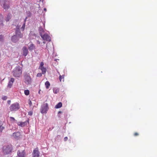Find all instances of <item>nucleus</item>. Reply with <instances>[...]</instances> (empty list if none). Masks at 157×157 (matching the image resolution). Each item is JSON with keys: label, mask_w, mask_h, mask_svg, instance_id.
Masks as SVG:
<instances>
[{"label": "nucleus", "mask_w": 157, "mask_h": 157, "mask_svg": "<svg viewBox=\"0 0 157 157\" xmlns=\"http://www.w3.org/2000/svg\"><path fill=\"white\" fill-rule=\"evenodd\" d=\"M1 5L5 10H7L10 8V3L7 0H0Z\"/></svg>", "instance_id": "7ed1b4c3"}, {"label": "nucleus", "mask_w": 157, "mask_h": 157, "mask_svg": "<svg viewBox=\"0 0 157 157\" xmlns=\"http://www.w3.org/2000/svg\"><path fill=\"white\" fill-rule=\"evenodd\" d=\"M23 51V55L24 56H26L28 53V49L26 47H24L22 49Z\"/></svg>", "instance_id": "f8f14e48"}, {"label": "nucleus", "mask_w": 157, "mask_h": 157, "mask_svg": "<svg viewBox=\"0 0 157 157\" xmlns=\"http://www.w3.org/2000/svg\"><path fill=\"white\" fill-rule=\"evenodd\" d=\"M33 114V112L30 111L28 112V115L30 116H32Z\"/></svg>", "instance_id": "72a5a7b5"}, {"label": "nucleus", "mask_w": 157, "mask_h": 157, "mask_svg": "<svg viewBox=\"0 0 157 157\" xmlns=\"http://www.w3.org/2000/svg\"><path fill=\"white\" fill-rule=\"evenodd\" d=\"M40 0V1H41V0Z\"/></svg>", "instance_id": "a18cd8bd"}, {"label": "nucleus", "mask_w": 157, "mask_h": 157, "mask_svg": "<svg viewBox=\"0 0 157 157\" xmlns=\"http://www.w3.org/2000/svg\"><path fill=\"white\" fill-rule=\"evenodd\" d=\"M42 74L41 73H38L37 74L36 76L38 77H40L42 76Z\"/></svg>", "instance_id": "7c9ffc66"}, {"label": "nucleus", "mask_w": 157, "mask_h": 157, "mask_svg": "<svg viewBox=\"0 0 157 157\" xmlns=\"http://www.w3.org/2000/svg\"><path fill=\"white\" fill-rule=\"evenodd\" d=\"M36 43L38 44H40V41L39 40H37Z\"/></svg>", "instance_id": "4c0bfd02"}, {"label": "nucleus", "mask_w": 157, "mask_h": 157, "mask_svg": "<svg viewBox=\"0 0 157 157\" xmlns=\"http://www.w3.org/2000/svg\"><path fill=\"white\" fill-rule=\"evenodd\" d=\"M138 135V134L137 133V132H136L134 133V136H137V135Z\"/></svg>", "instance_id": "ea45409f"}, {"label": "nucleus", "mask_w": 157, "mask_h": 157, "mask_svg": "<svg viewBox=\"0 0 157 157\" xmlns=\"http://www.w3.org/2000/svg\"><path fill=\"white\" fill-rule=\"evenodd\" d=\"M4 128V127L3 126H2V122L0 121V132H2V130Z\"/></svg>", "instance_id": "393cba45"}, {"label": "nucleus", "mask_w": 157, "mask_h": 157, "mask_svg": "<svg viewBox=\"0 0 157 157\" xmlns=\"http://www.w3.org/2000/svg\"><path fill=\"white\" fill-rule=\"evenodd\" d=\"M17 125L20 126L21 127H23L25 126L26 124V122H18L17 121Z\"/></svg>", "instance_id": "dca6fc26"}, {"label": "nucleus", "mask_w": 157, "mask_h": 157, "mask_svg": "<svg viewBox=\"0 0 157 157\" xmlns=\"http://www.w3.org/2000/svg\"><path fill=\"white\" fill-rule=\"evenodd\" d=\"M28 103L30 106L32 105V103L31 101L30 100H29V101Z\"/></svg>", "instance_id": "f704fd0d"}, {"label": "nucleus", "mask_w": 157, "mask_h": 157, "mask_svg": "<svg viewBox=\"0 0 157 157\" xmlns=\"http://www.w3.org/2000/svg\"><path fill=\"white\" fill-rule=\"evenodd\" d=\"M19 39V38L15 35L11 37V41L14 43H16Z\"/></svg>", "instance_id": "9b49d317"}, {"label": "nucleus", "mask_w": 157, "mask_h": 157, "mask_svg": "<svg viewBox=\"0 0 157 157\" xmlns=\"http://www.w3.org/2000/svg\"><path fill=\"white\" fill-rule=\"evenodd\" d=\"M20 108L19 104L16 102L12 104L10 107V109L11 111H15L18 110Z\"/></svg>", "instance_id": "39448f33"}, {"label": "nucleus", "mask_w": 157, "mask_h": 157, "mask_svg": "<svg viewBox=\"0 0 157 157\" xmlns=\"http://www.w3.org/2000/svg\"><path fill=\"white\" fill-rule=\"evenodd\" d=\"M62 113V112L61 111H59L58 113L59 114V113Z\"/></svg>", "instance_id": "37998d69"}, {"label": "nucleus", "mask_w": 157, "mask_h": 157, "mask_svg": "<svg viewBox=\"0 0 157 157\" xmlns=\"http://www.w3.org/2000/svg\"><path fill=\"white\" fill-rule=\"evenodd\" d=\"M12 149V147L11 145L4 146L3 147V152L5 155L8 154L11 152Z\"/></svg>", "instance_id": "423d86ee"}, {"label": "nucleus", "mask_w": 157, "mask_h": 157, "mask_svg": "<svg viewBox=\"0 0 157 157\" xmlns=\"http://www.w3.org/2000/svg\"><path fill=\"white\" fill-rule=\"evenodd\" d=\"M17 155L19 157H25L24 150H22L21 151H18L17 152Z\"/></svg>", "instance_id": "ddd939ff"}, {"label": "nucleus", "mask_w": 157, "mask_h": 157, "mask_svg": "<svg viewBox=\"0 0 157 157\" xmlns=\"http://www.w3.org/2000/svg\"><path fill=\"white\" fill-rule=\"evenodd\" d=\"M41 36L44 40H46L48 41H51V37L46 33L44 34L43 35H41Z\"/></svg>", "instance_id": "6e6552de"}, {"label": "nucleus", "mask_w": 157, "mask_h": 157, "mask_svg": "<svg viewBox=\"0 0 157 157\" xmlns=\"http://www.w3.org/2000/svg\"><path fill=\"white\" fill-rule=\"evenodd\" d=\"M39 30L40 34V36L41 35H43L45 33L44 31V30L42 28V27H40L39 28Z\"/></svg>", "instance_id": "f3484780"}, {"label": "nucleus", "mask_w": 157, "mask_h": 157, "mask_svg": "<svg viewBox=\"0 0 157 157\" xmlns=\"http://www.w3.org/2000/svg\"><path fill=\"white\" fill-rule=\"evenodd\" d=\"M49 109L48 105V103L44 102L42 105L40 109V112L42 113H46Z\"/></svg>", "instance_id": "20e7f679"}, {"label": "nucleus", "mask_w": 157, "mask_h": 157, "mask_svg": "<svg viewBox=\"0 0 157 157\" xmlns=\"http://www.w3.org/2000/svg\"><path fill=\"white\" fill-rule=\"evenodd\" d=\"M43 44H45V42L44 41L43 42Z\"/></svg>", "instance_id": "c03bdc74"}, {"label": "nucleus", "mask_w": 157, "mask_h": 157, "mask_svg": "<svg viewBox=\"0 0 157 157\" xmlns=\"http://www.w3.org/2000/svg\"><path fill=\"white\" fill-rule=\"evenodd\" d=\"M34 7H35L36 8L40 7V5L38 4H36L34 6Z\"/></svg>", "instance_id": "2f4dec72"}, {"label": "nucleus", "mask_w": 157, "mask_h": 157, "mask_svg": "<svg viewBox=\"0 0 157 157\" xmlns=\"http://www.w3.org/2000/svg\"><path fill=\"white\" fill-rule=\"evenodd\" d=\"M20 27V26L17 25L16 27V30L15 31V35H16L19 38H22L23 37V34H22L19 28Z\"/></svg>", "instance_id": "0eeeda50"}, {"label": "nucleus", "mask_w": 157, "mask_h": 157, "mask_svg": "<svg viewBox=\"0 0 157 157\" xmlns=\"http://www.w3.org/2000/svg\"><path fill=\"white\" fill-rule=\"evenodd\" d=\"M25 26V23H24L23 24L22 26V27L21 28V29L22 30V31H24Z\"/></svg>", "instance_id": "bb28decb"}, {"label": "nucleus", "mask_w": 157, "mask_h": 157, "mask_svg": "<svg viewBox=\"0 0 157 157\" xmlns=\"http://www.w3.org/2000/svg\"><path fill=\"white\" fill-rule=\"evenodd\" d=\"M39 69H40L41 70L42 74H45L46 73V71H47V70H46V68L44 67H42L40 68H39Z\"/></svg>", "instance_id": "6ab92c4d"}, {"label": "nucleus", "mask_w": 157, "mask_h": 157, "mask_svg": "<svg viewBox=\"0 0 157 157\" xmlns=\"http://www.w3.org/2000/svg\"><path fill=\"white\" fill-rule=\"evenodd\" d=\"M68 139V138L67 137H64V141H67Z\"/></svg>", "instance_id": "c9c22d12"}, {"label": "nucleus", "mask_w": 157, "mask_h": 157, "mask_svg": "<svg viewBox=\"0 0 157 157\" xmlns=\"http://www.w3.org/2000/svg\"><path fill=\"white\" fill-rule=\"evenodd\" d=\"M44 65V63L43 62H41L40 63V66L39 67L38 69L42 67H44L43 66Z\"/></svg>", "instance_id": "cd10ccee"}, {"label": "nucleus", "mask_w": 157, "mask_h": 157, "mask_svg": "<svg viewBox=\"0 0 157 157\" xmlns=\"http://www.w3.org/2000/svg\"><path fill=\"white\" fill-rule=\"evenodd\" d=\"M24 93L26 95H28L29 94V91L28 90H25L24 91Z\"/></svg>", "instance_id": "a878e982"}, {"label": "nucleus", "mask_w": 157, "mask_h": 157, "mask_svg": "<svg viewBox=\"0 0 157 157\" xmlns=\"http://www.w3.org/2000/svg\"><path fill=\"white\" fill-rule=\"evenodd\" d=\"M3 38H4V36H3V35H0V41L2 42L3 41Z\"/></svg>", "instance_id": "c85d7f7f"}, {"label": "nucleus", "mask_w": 157, "mask_h": 157, "mask_svg": "<svg viewBox=\"0 0 157 157\" xmlns=\"http://www.w3.org/2000/svg\"><path fill=\"white\" fill-rule=\"evenodd\" d=\"M40 152L39 151L38 149H34L33 152V157H39L40 156Z\"/></svg>", "instance_id": "1a4fd4ad"}, {"label": "nucleus", "mask_w": 157, "mask_h": 157, "mask_svg": "<svg viewBox=\"0 0 157 157\" xmlns=\"http://www.w3.org/2000/svg\"><path fill=\"white\" fill-rule=\"evenodd\" d=\"M24 78L25 83L28 85L31 84L32 82V79L29 73L25 72L24 74Z\"/></svg>", "instance_id": "f03ea898"}, {"label": "nucleus", "mask_w": 157, "mask_h": 157, "mask_svg": "<svg viewBox=\"0 0 157 157\" xmlns=\"http://www.w3.org/2000/svg\"><path fill=\"white\" fill-rule=\"evenodd\" d=\"M22 69L19 66L16 67L13 69L12 73L13 76L16 77H19L21 75Z\"/></svg>", "instance_id": "f257e3e1"}, {"label": "nucleus", "mask_w": 157, "mask_h": 157, "mask_svg": "<svg viewBox=\"0 0 157 157\" xmlns=\"http://www.w3.org/2000/svg\"><path fill=\"white\" fill-rule=\"evenodd\" d=\"M7 98V97L6 96H4L2 97V99L4 100H6Z\"/></svg>", "instance_id": "473e14b6"}, {"label": "nucleus", "mask_w": 157, "mask_h": 157, "mask_svg": "<svg viewBox=\"0 0 157 157\" xmlns=\"http://www.w3.org/2000/svg\"><path fill=\"white\" fill-rule=\"evenodd\" d=\"M7 103L9 104H10L11 103V101L10 100H8L7 101Z\"/></svg>", "instance_id": "58836bf2"}, {"label": "nucleus", "mask_w": 157, "mask_h": 157, "mask_svg": "<svg viewBox=\"0 0 157 157\" xmlns=\"http://www.w3.org/2000/svg\"><path fill=\"white\" fill-rule=\"evenodd\" d=\"M53 92L55 94H57L59 91V89L57 88H54L53 89Z\"/></svg>", "instance_id": "aec40b11"}, {"label": "nucleus", "mask_w": 157, "mask_h": 157, "mask_svg": "<svg viewBox=\"0 0 157 157\" xmlns=\"http://www.w3.org/2000/svg\"><path fill=\"white\" fill-rule=\"evenodd\" d=\"M62 103L59 102L56 105L55 108L56 109L60 108L62 107Z\"/></svg>", "instance_id": "412c9836"}, {"label": "nucleus", "mask_w": 157, "mask_h": 157, "mask_svg": "<svg viewBox=\"0 0 157 157\" xmlns=\"http://www.w3.org/2000/svg\"><path fill=\"white\" fill-rule=\"evenodd\" d=\"M2 18H3V17H2V15L0 16V27L2 26L3 25V23Z\"/></svg>", "instance_id": "4be33fe9"}, {"label": "nucleus", "mask_w": 157, "mask_h": 157, "mask_svg": "<svg viewBox=\"0 0 157 157\" xmlns=\"http://www.w3.org/2000/svg\"><path fill=\"white\" fill-rule=\"evenodd\" d=\"M27 18V17H26L25 18V19L24 20V23H25V22H26V20Z\"/></svg>", "instance_id": "a19ab883"}, {"label": "nucleus", "mask_w": 157, "mask_h": 157, "mask_svg": "<svg viewBox=\"0 0 157 157\" xmlns=\"http://www.w3.org/2000/svg\"><path fill=\"white\" fill-rule=\"evenodd\" d=\"M28 49L30 51H32L33 50L36 49V46L34 44L32 43H29Z\"/></svg>", "instance_id": "9d476101"}, {"label": "nucleus", "mask_w": 157, "mask_h": 157, "mask_svg": "<svg viewBox=\"0 0 157 157\" xmlns=\"http://www.w3.org/2000/svg\"><path fill=\"white\" fill-rule=\"evenodd\" d=\"M14 81V79L13 78H11L8 83V87L10 88L12 86L13 83Z\"/></svg>", "instance_id": "2eb2a0df"}, {"label": "nucleus", "mask_w": 157, "mask_h": 157, "mask_svg": "<svg viewBox=\"0 0 157 157\" xmlns=\"http://www.w3.org/2000/svg\"><path fill=\"white\" fill-rule=\"evenodd\" d=\"M45 84L46 88L48 89L50 86V84L49 82L48 81H47L45 82Z\"/></svg>", "instance_id": "5701e85b"}, {"label": "nucleus", "mask_w": 157, "mask_h": 157, "mask_svg": "<svg viewBox=\"0 0 157 157\" xmlns=\"http://www.w3.org/2000/svg\"><path fill=\"white\" fill-rule=\"evenodd\" d=\"M44 10L45 11H46V10H47V9L46 8H44Z\"/></svg>", "instance_id": "79ce46f5"}, {"label": "nucleus", "mask_w": 157, "mask_h": 157, "mask_svg": "<svg viewBox=\"0 0 157 157\" xmlns=\"http://www.w3.org/2000/svg\"><path fill=\"white\" fill-rule=\"evenodd\" d=\"M13 136L16 139H18L20 138V133L18 132H15L13 134Z\"/></svg>", "instance_id": "4468645a"}, {"label": "nucleus", "mask_w": 157, "mask_h": 157, "mask_svg": "<svg viewBox=\"0 0 157 157\" xmlns=\"http://www.w3.org/2000/svg\"><path fill=\"white\" fill-rule=\"evenodd\" d=\"M10 118L11 119V121L13 123H17V121L16 120L15 118L12 117H10Z\"/></svg>", "instance_id": "b1692460"}, {"label": "nucleus", "mask_w": 157, "mask_h": 157, "mask_svg": "<svg viewBox=\"0 0 157 157\" xmlns=\"http://www.w3.org/2000/svg\"><path fill=\"white\" fill-rule=\"evenodd\" d=\"M12 17V15L11 13H9L6 17L5 20L7 22L10 21Z\"/></svg>", "instance_id": "a211bd4d"}, {"label": "nucleus", "mask_w": 157, "mask_h": 157, "mask_svg": "<svg viewBox=\"0 0 157 157\" xmlns=\"http://www.w3.org/2000/svg\"><path fill=\"white\" fill-rule=\"evenodd\" d=\"M28 15L29 17H30L31 16V13L30 12H29Z\"/></svg>", "instance_id": "e433bc0d"}, {"label": "nucleus", "mask_w": 157, "mask_h": 157, "mask_svg": "<svg viewBox=\"0 0 157 157\" xmlns=\"http://www.w3.org/2000/svg\"><path fill=\"white\" fill-rule=\"evenodd\" d=\"M64 76L63 75H60L59 76V79L60 81H61L62 79H64Z\"/></svg>", "instance_id": "c756f323"}]
</instances>
